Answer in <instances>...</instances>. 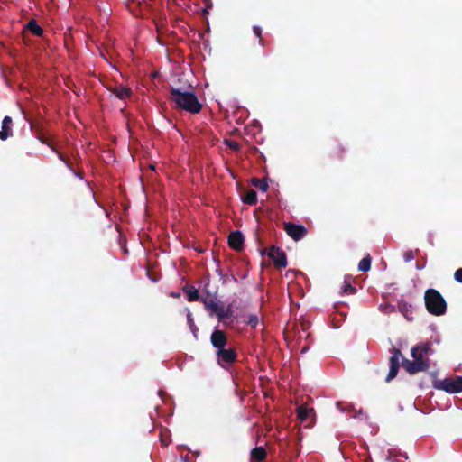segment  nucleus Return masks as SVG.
I'll return each instance as SVG.
<instances>
[{
    "mask_svg": "<svg viewBox=\"0 0 462 462\" xmlns=\"http://www.w3.org/2000/svg\"><path fill=\"white\" fill-rule=\"evenodd\" d=\"M430 342L420 343L411 350L413 360L404 359L402 366L407 373L414 374L426 371L430 367V356L433 354Z\"/></svg>",
    "mask_w": 462,
    "mask_h": 462,
    "instance_id": "nucleus-1",
    "label": "nucleus"
},
{
    "mask_svg": "<svg viewBox=\"0 0 462 462\" xmlns=\"http://www.w3.org/2000/svg\"><path fill=\"white\" fill-rule=\"evenodd\" d=\"M170 99L174 104V107L190 114H198L202 108V104L197 96L190 91L172 88L170 92Z\"/></svg>",
    "mask_w": 462,
    "mask_h": 462,
    "instance_id": "nucleus-2",
    "label": "nucleus"
},
{
    "mask_svg": "<svg viewBox=\"0 0 462 462\" xmlns=\"http://www.w3.org/2000/svg\"><path fill=\"white\" fill-rule=\"evenodd\" d=\"M427 310L435 316L443 315L447 310V304L441 294L435 289H428L424 294Z\"/></svg>",
    "mask_w": 462,
    "mask_h": 462,
    "instance_id": "nucleus-3",
    "label": "nucleus"
},
{
    "mask_svg": "<svg viewBox=\"0 0 462 462\" xmlns=\"http://www.w3.org/2000/svg\"><path fill=\"white\" fill-rule=\"evenodd\" d=\"M434 387L448 393L462 392V376H450L434 383Z\"/></svg>",
    "mask_w": 462,
    "mask_h": 462,
    "instance_id": "nucleus-4",
    "label": "nucleus"
},
{
    "mask_svg": "<svg viewBox=\"0 0 462 462\" xmlns=\"http://www.w3.org/2000/svg\"><path fill=\"white\" fill-rule=\"evenodd\" d=\"M297 418L301 423H304L306 427H310L314 423L315 413L314 410L307 405H300L297 408Z\"/></svg>",
    "mask_w": 462,
    "mask_h": 462,
    "instance_id": "nucleus-5",
    "label": "nucleus"
},
{
    "mask_svg": "<svg viewBox=\"0 0 462 462\" xmlns=\"http://www.w3.org/2000/svg\"><path fill=\"white\" fill-rule=\"evenodd\" d=\"M284 230L295 241L302 239L307 234V229L304 226L293 223H285Z\"/></svg>",
    "mask_w": 462,
    "mask_h": 462,
    "instance_id": "nucleus-6",
    "label": "nucleus"
},
{
    "mask_svg": "<svg viewBox=\"0 0 462 462\" xmlns=\"http://www.w3.org/2000/svg\"><path fill=\"white\" fill-rule=\"evenodd\" d=\"M268 256L273 260L274 265L277 268H284L287 265V259L285 253L276 247L272 246L269 250Z\"/></svg>",
    "mask_w": 462,
    "mask_h": 462,
    "instance_id": "nucleus-7",
    "label": "nucleus"
},
{
    "mask_svg": "<svg viewBox=\"0 0 462 462\" xmlns=\"http://www.w3.org/2000/svg\"><path fill=\"white\" fill-rule=\"evenodd\" d=\"M217 361L223 367L231 365L236 358V354L232 348H220L217 351Z\"/></svg>",
    "mask_w": 462,
    "mask_h": 462,
    "instance_id": "nucleus-8",
    "label": "nucleus"
},
{
    "mask_svg": "<svg viewBox=\"0 0 462 462\" xmlns=\"http://www.w3.org/2000/svg\"><path fill=\"white\" fill-rule=\"evenodd\" d=\"M402 357L400 350H394L393 356L390 358V370L386 377V382L392 381L398 374L400 360Z\"/></svg>",
    "mask_w": 462,
    "mask_h": 462,
    "instance_id": "nucleus-9",
    "label": "nucleus"
},
{
    "mask_svg": "<svg viewBox=\"0 0 462 462\" xmlns=\"http://www.w3.org/2000/svg\"><path fill=\"white\" fill-rule=\"evenodd\" d=\"M211 343L217 350L225 347L227 343L225 333L221 330H215L211 335Z\"/></svg>",
    "mask_w": 462,
    "mask_h": 462,
    "instance_id": "nucleus-10",
    "label": "nucleus"
},
{
    "mask_svg": "<svg viewBox=\"0 0 462 462\" xmlns=\"http://www.w3.org/2000/svg\"><path fill=\"white\" fill-rule=\"evenodd\" d=\"M13 120L10 116H5L0 130V139L5 141L13 134Z\"/></svg>",
    "mask_w": 462,
    "mask_h": 462,
    "instance_id": "nucleus-11",
    "label": "nucleus"
},
{
    "mask_svg": "<svg viewBox=\"0 0 462 462\" xmlns=\"http://www.w3.org/2000/svg\"><path fill=\"white\" fill-rule=\"evenodd\" d=\"M228 244L235 250H240L243 247L244 237L239 231L231 232L228 236Z\"/></svg>",
    "mask_w": 462,
    "mask_h": 462,
    "instance_id": "nucleus-12",
    "label": "nucleus"
},
{
    "mask_svg": "<svg viewBox=\"0 0 462 462\" xmlns=\"http://www.w3.org/2000/svg\"><path fill=\"white\" fill-rule=\"evenodd\" d=\"M266 457V451L263 447L254 448L251 451V459L255 462H262Z\"/></svg>",
    "mask_w": 462,
    "mask_h": 462,
    "instance_id": "nucleus-13",
    "label": "nucleus"
},
{
    "mask_svg": "<svg viewBox=\"0 0 462 462\" xmlns=\"http://www.w3.org/2000/svg\"><path fill=\"white\" fill-rule=\"evenodd\" d=\"M113 93L119 98L125 99L131 95V89L122 85L116 86L113 89Z\"/></svg>",
    "mask_w": 462,
    "mask_h": 462,
    "instance_id": "nucleus-14",
    "label": "nucleus"
},
{
    "mask_svg": "<svg viewBox=\"0 0 462 462\" xmlns=\"http://www.w3.org/2000/svg\"><path fill=\"white\" fill-rule=\"evenodd\" d=\"M243 201L248 205H254L257 202V194L254 190L250 189L243 196Z\"/></svg>",
    "mask_w": 462,
    "mask_h": 462,
    "instance_id": "nucleus-15",
    "label": "nucleus"
},
{
    "mask_svg": "<svg viewBox=\"0 0 462 462\" xmlns=\"http://www.w3.org/2000/svg\"><path fill=\"white\" fill-rule=\"evenodd\" d=\"M252 184L262 190L263 192H266L268 190L269 185L268 182L265 180H260V179H253Z\"/></svg>",
    "mask_w": 462,
    "mask_h": 462,
    "instance_id": "nucleus-16",
    "label": "nucleus"
},
{
    "mask_svg": "<svg viewBox=\"0 0 462 462\" xmlns=\"http://www.w3.org/2000/svg\"><path fill=\"white\" fill-rule=\"evenodd\" d=\"M341 290L344 294H353L356 292V288L352 286L351 281L347 278L345 279Z\"/></svg>",
    "mask_w": 462,
    "mask_h": 462,
    "instance_id": "nucleus-17",
    "label": "nucleus"
},
{
    "mask_svg": "<svg viewBox=\"0 0 462 462\" xmlns=\"http://www.w3.org/2000/svg\"><path fill=\"white\" fill-rule=\"evenodd\" d=\"M371 268V257L369 255L364 257L358 263V269L362 272H367Z\"/></svg>",
    "mask_w": 462,
    "mask_h": 462,
    "instance_id": "nucleus-18",
    "label": "nucleus"
},
{
    "mask_svg": "<svg viewBox=\"0 0 462 462\" xmlns=\"http://www.w3.org/2000/svg\"><path fill=\"white\" fill-rule=\"evenodd\" d=\"M215 311L219 319H223L230 316V310L225 309L223 306L216 305Z\"/></svg>",
    "mask_w": 462,
    "mask_h": 462,
    "instance_id": "nucleus-19",
    "label": "nucleus"
},
{
    "mask_svg": "<svg viewBox=\"0 0 462 462\" xmlns=\"http://www.w3.org/2000/svg\"><path fill=\"white\" fill-rule=\"evenodd\" d=\"M185 292L189 301H194L199 299V292L196 289H188L185 291Z\"/></svg>",
    "mask_w": 462,
    "mask_h": 462,
    "instance_id": "nucleus-20",
    "label": "nucleus"
},
{
    "mask_svg": "<svg viewBox=\"0 0 462 462\" xmlns=\"http://www.w3.org/2000/svg\"><path fill=\"white\" fill-rule=\"evenodd\" d=\"M245 321L251 328H255L259 324V318L257 315H249Z\"/></svg>",
    "mask_w": 462,
    "mask_h": 462,
    "instance_id": "nucleus-21",
    "label": "nucleus"
},
{
    "mask_svg": "<svg viewBox=\"0 0 462 462\" xmlns=\"http://www.w3.org/2000/svg\"><path fill=\"white\" fill-rule=\"evenodd\" d=\"M187 319H188V323H189L190 330L192 331L193 335L197 337V333H198L199 329L195 326V323L193 321L190 312L188 313Z\"/></svg>",
    "mask_w": 462,
    "mask_h": 462,
    "instance_id": "nucleus-22",
    "label": "nucleus"
},
{
    "mask_svg": "<svg viewBox=\"0 0 462 462\" xmlns=\"http://www.w3.org/2000/svg\"><path fill=\"white\" fill-rule=\"evenodd\" d=\"M212 0H204V7L202 8V14L206 17L208 14L209 10L212 8Z\"/></svg>",
    "mask_w": 462,
    "mask_h": 462,
    "instance_id": "nucleus-23",
    "label": "nucleus"
},
{
    "mask_svg": "<svg viewBox=\"0 0 462 462\" xmlns=\"http://www.w3.org/2000/svg\"><path fill=\"white\" fill-rule=\"evenodd\" d=\"M23 29H42L37 24V21L35 19H31L25 25H23Z\"/></svg>",
    "mask_w": 462,
    "mask_h": 462,
    "instance_id": "nucleus-24",
    "label": "nucleus"
},
{
    "mask_svg": "<svg viewBox=\"0 0 462 462\" xmlns=\"http://www.w3.org/2000/svg\"><path fill=\"white\" fill-rule=\"evenodd\" d=\"M415 257L413 251H407L403 254V259L405 262H411Z\"/></svg>",
    "mask_w": 462,
    "mask_h": 462,
    "instance_id": "nucleus-25",
    "label": "nucleus"
},
{
    "mask_svg": "<svg viewBox=\"0 0 462 462\" xmlns=\"http://www.w3.org/2000/svg\"><path fill=\"white\" fill-rule=\"evenodd\" d=\"M454 278L457 282L462 283V268H459L455 272Z\"/></svg>",
    "mask_w": 462,
    "mask_h": 462,
    "instance_id": "nucleus-26",
    "label": "nucleus"
},
{
    "mask_svg": "<svg viewBox=\"0 0 462 462\" xmlns=\"http://www.w3.org/2000/svg\"><path fill=\"white\" fill-rule=\"evenodd\" d=\"M229 146L232 148V149H235L236 150L238 148V145L236 143H230Z\"/></svg>",
    "mask_w": 462,
    "mask_h": 462,
    "instance_id": "nucleus-27",
    "label": "nucleus"
},
{
    "mask_svg": "<svg viewBox=\"0 0 462 462\" xmlns=\"http://www.w3.org/2000/svg\"><path fill=\"white\" fill-rule=\"evenodd\" d=\"M32 32H34L37 36H42V32L43 31H40V30H37V31H32Z\"/></svg>",
    "mask_w": 462,
    "mask_h": 462,
    "instance_id": "nucleus-28",
    "label": "nucleus"
},
{
    "mask_svg": "<svg viewBox=\"0 0 462 462\" xmlns=\"http://www.w3.org/2000/svg\"><path fill=\"white\" fill-rule=\"evenodd\" d=\"M337 407L341 411H344V408L342 407V403L341 402H337Z\"/></svg>",
    "mask_w": 462,
    "mask_h": 462,
    "instance_id": "nucleus-29",
    "label": "nucleus"
},
{
    "mask_svg": "<svg viewBox=\"0 0 462 462\" xmlns=\"http://www.w3.org/2000/svg\"><path fill=\"white\" fill-rule=\"evenodd\" d=\"M254 32H255V36H256L257 38H259V37H260V32H261V31L256 30V31H254Z\"/></svg>",
    "mask_w": 462,
    "mask_h": 462,
    "instance_id": "nucleus-30",
    "label": "nucleus"
},
{
    "mask_svg": "<svg viewBox=\"0 0 462 462\" xmlns=\"http://www.w3.org/2000/svg\"><path fill=\"white\" fill-rule=\"evenodd\" d=\"M60 159L61 161H64V158H63L62 156H60Z\"/></svg>",
    "mask_w": 462,
    "mask_h": 462,
    "instance_id": "nucleus-31",
    "label": "nucleus"
},
{
    "mask_svg": "<svg viewBox=\"0 0 462 462\" xmlns=\"http://www.w3.org/2000/svg\"><path fill=\"white\" fill-rule=\"evenodd\" d=\"M60 159L61 161H64V158H63L62 156H60Z\"/></svg>",
    "mask_w": 462,
    "mask_h": 462,
    "instance_id": "nucleus-32",
    "label": "nucleus"
},
{
    "mask_svg": "<svg viewBox=\"0 0 462 462\" xmlns=\"http://www.w3.org/2000/svg\"><path fill=\"white\" fill-rule=\"evenodd\" d=\"M60 159L61 161H64V158H63L62 156H60Z\"/></svg>",
    "mask_w": 462,
    "mask_h": 462,
    "instance_id": "nucleus-33",
    "label": "nucleus"
},
{
    "mask_svg": "<svg viewBox=\"0 0 462 462\" xmlns=\"http://www.w3.org/2000/svg\"><path fill=\"white\" fill-rule=\"evenodd\" d=\"M253 29H254V30H256V29H259V28H258V27H256V26H254V27H253Z\"/></svg>",
    "mask_w": 462,
    "mask_h": 462,
    "instance_id": "nucleus-34",
    "label": "nucleus"
}]
</instances>
